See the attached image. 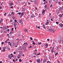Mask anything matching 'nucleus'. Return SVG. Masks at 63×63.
Returning <instances> with one entry per match:
<instances>
[{"label":"nucleus","mask_w":63,"mask_h":63,"mask_svg":"<svg viewBox=\"0 0 63 63\" xmlns=\"http://www.w3.org/2000/svg\"><path fill=\"white\" fill-rule=\"evenodd\" d=\"M19 22L21 25L23 24V22L22 21V20L21 19V20H19Z\"/></svg>","instance_id":"1"},{"label":"nucleus","mask_w":63,"mask_h":63,"mask_svg":"<svg viewBox=\"0 0 63 63\" xmlns=\"http://www.w3.org/2000/svg\"><path fill=\"white\" fill-rule=\"evenodd\" d=\"M49 30H51V32H52L53 33H54V29L52 28L49 29Z\"/></svg>","instance_id":"2"},{"label":"nucleus","mask_w":63,"mask_h":63,"mask_svg":"<svg viewBox=\"0 0 63 63\" xmlns=\"http://www.w3.org/2000/svg\"><path fill=\"white\" fill-rule=\"evenodd\" d=\"M36 62L37 63H40L41 61H40V59H37L36 60Z\"/></svg>","instance_id":"3"},{"label":"nucleus","mask_w":63,"mask_h":63,"mask_svg":"<svg viewBox=\"0 0 63 63\" xmlns=\"http://www.w3.org/2000/svg\"><path fill=\"white\" fill-rule=\"evenodd\" d=\"M28 44H27V43H24V44H23V46L24 47H26V46H25V45H27Z\"/></svg>","instance_id":"4"},{"label":"nucleus","mask_w":63,"mask_h":63,"mask_svg":"<svg viewBox=\"0 0 63 63\" xmlns=\"http://www.w3.org/2000/svg\"><path fill=\"white\" fill-rule=\"evenodd\" d=\"M35 17V16L34 15V14L32 15L31 16V18H33V17Z\"/></svg>","instance_id":"5"},{"label":"nucleus","mask_w":63,"mask_h":63,"mask_svg":"<svg viewBox=\"0 0 63 63\" xmlns=\"http://www.w3.org/2000/svg\"><path fill=\"white\" fill-rule=\"evenodd\" d=\"M47 22H46L45 23V25H48V24H49V22L48 21V20H47Z\"/></svg>","instance_id":"6"},{"label":"nucleus","mask_w":63,"mask_h":63,"mask_svg":"<svg viewBox=\"0 0 63 63\" xmlns=\"http://www.w3.org/2000/svg\"><path fill=\"white\" fill-rule=\"evenodd\" d=\"M45 48H47L48 47V45H47V44L45 45Z\"/></svg>","instance_id":"7"},{"label":"nucleus","mask_w":63,"mask_h":63,"mask_svg":"<svg viewBox=\"0 0 63 63\" xmlns=\"http://www.w3.org/2000/svg\"><path fill=\"white\" fill-rule=\"evenodd\" d=\"M60 25L62 27H63V24H60Z\"/></svg>","instance_id":"8"},{"label":"nucleus","mask_w":63,"mask_h":63,"mask_svg":"<svg viewBox=\"0 0 63 63\" xmlns=\"http://www.w3.org/2000/svg\"><path fill=\"white\" fill-rule=\"evenodd\" d=\"M47 62V60L46 59H45V60H44L43 61V63H45V62Z\"/></svg>","instance_id":"9"},{"label":"nucleus","mask_w":63,"mask_h":63,"mask_svg":"<svg viewBox=\"0 0 63 63\" xmlns=\"http://www.w3.org/2000/svg\"><path fill=\"white\" fill-rule=\"evenodd\" d=\"M43 12L42 13V14H43V15H44L45 14V10H43Z\"/></svg>","instance_id":"10"},{"label":"nucleus","mask_w":63,"mask_h":63,"mask_svg":"<svg viewBox=\"0 0 63 63\" xmlns=\"http://www.w3.org/2000/svg\"><path fill=\"white\" fill-rule=\"evenodd\" d=\"M8 45H10L11 46H12V44L11 43V42H9L8 43Z\"/></svg>","instance_id":"11"},{"label":"nucleus","mask_w":63,"mask_h":63,"mask_svg":"<svg viewBox=\"0 0 63 63\" xmlns=\"http://www.w3.org/2000/svg\"><path fill=\"white\" fill-rule=\"evenodd\" d=\"M10 6H13V3L12 2H10Z\"/></svg>","instance_id":"12"},{"label":"nucleus","mask_w":63,"mask_h":63,"mask_svg":"<svg viewBox=\"0 0 63 63\" xmlns=\"http://www.w3.org/2000/svg\"><path fill=\"white\" fill-rule=\"evenodd\" d=\"M28 30L25 29L24 31H25V32H27Z\"/></svg>","instance_id":"13"},{"label":"nucleus","mask_w":63,"mask_h":63,"mask_svg":"<svg viewBox=\"0 0 63 63\" xmlns=\"http://www.w3.org/2000/svg\"><path fill=\"white\" fill-rule=\"evenodd\" d=\"M3 18H1V20H0V23H1V22H2V21H3Z\"/></svg>","instance_id":"14"},{"label":"nucleus","mask_w":63,"mask_h":63,"mask_svg":"<svg viewBox=\"0 0 63 63\" xmlns=\"http://www.w3.org/2000/svg\"><path fill=\"white\" fill-rule=\"evenodd\" d=\"M36 27L37 28H39L40 29V27H38V26L37 25H36Z\"/></svg>","instance_id":"15"},{"label":"nucleus","mask_w":63,"mask_h":63,"mask_svg":"<svg viewBox=\"0 0 63 63\" xmlns=\"http://www.w3.org/2000/svg\"><path fill=\"white\" fill-rule=\"evenodd\" d=\"M38 45H41V44L42 43H41V42L40 43V42H38Z\"/></svg>","instance_id":"16"},{"label":"nucleus","mask_w":63,"mask_h":63,"mask_svg":"<svg viewBox=\"0 0 63 63\" xmlns=\"http://www.w3.org/2000/svg\"><path fill=\"white\" fill-rule=\"evenodd\" d=\"M12 33L13 34V31H12L10 33V34H12Z\"/></svg>","instance_id":"17"},{"label":"nucleus","mask_w":63,"mask_h":63,"mask_svg":"<svg viewBox=\"0 0 63 63\" xmlns=\"http://www.w3.org/2000/svg\"><path fill=\"white\" fill-rule=\"evenodd\" d=\"M44 28H46V27H45V26L44 25H43V26H42Z\"/></svg>","instance_id":"18"},{"label":"nucleus","mask_w":63,"mask_h":63,"mask_svg":"<svg viewBox=\"0 0 63 63\" xmlns=\"http://www.w3.org/2000/svg\"><path fill=\"white\" fill-rule=\"evenodd\" d=\"M19 62H21V59H20L19 60Z\"/></svg>","instance_id":"19"},{"label":"nucleus","mask_w":63,"mask_h":63,"mask_svg":"<svg viewBox=\"0 0 63 63\" xmlns=\"http://www.w3.org/2000/svg\"><path fill=\"white\" fill-rule=\"evenodd\" d=\"M11 14H13V15H15V14H14V13L13 12H11Z\"/></svg>","instance_id":"20"},{"label":"nucleus","mask_w":63,"mask_h":63,"mask_svg":"<svg viewBox=\"0 0 63 63\" xmlns=\"http://www.w3.org/2000/svg\"><path fill=\"white\" fill-rule=\"evenodd\" d=\"M17 14H19V15H20L21 14V12H20V13H18Z\"/></svg>","instance_id":"21"},{"label":"nucleus","mask_w":63,"mask_h":63,"mask_svg":"<svg viewBox=\"0 0 63 63\" xmlns=\"http://www.w3.org/2000/svg\"><path fill=\"white\" fill-rule=\"evenodd\" d=\"M3 52H4V51H5V48H3Z\"/></svg>","instance_id":"22"},{"label":"nucleus","mask_w":63,"mask_h":63,"mask_svg":"<svg viewBox=\"0 0 63 63\" xmlns=\"http://www.w3.org/2000/svg\"><path fill=\"white\" fill-rule=\"evenodd\" d=\"M27 3H28V4H29V5H30L31 3L29 2H27Z\"/></svg>","instance_id":"23"},{"label":"nucleus","mask_w":63,"mask_h":63,"mask_svg":"<svg viewBox=\"0 0 63 63\" xmlns=\"http://www.w3.org/2000/svg\"><path fill=\"white\" fill-rule=\"evenodd\" d=\"M24 14V13H22L21 14V16H22Z\"/></svg>","instance_id":"24"},{"label":"nucleus","mask_w":63,"mask_h":63,"mask_svg":"<svg viewBox=\"0 0 63 63\" xmlns=\"http://www.w3.org/2000/svg\"><path fill=\"white\" fill-rule=\"evenodd\" d=\"M15 26H17V24H16V22L15 23Z\"/></svg>","instance_id":"25"},{"label":"nucleus","mask_w":63,"mask_h":63,"mask_svg":"<svg viewBox=\"0 0 63 63\" xmlns=\"http://www.w3.org/2000/svg\"><path fill=\"white\" fill-rule=\"evenodd\" d=\"M35 9L36 10H37L38 9V8H37V7H35Z\"/></svg>","instance_id":"26"},{"label":"nucleus","mask_w":63,"mask_h":63,"mask_svg":"<svg viewBox=\"0 0 63 63\" xmlns=\"http://www.w3.org/2000/svg\"><path fill=\"white\" fill-rule=\"evenodd\" d=\"M2 7L1 6H0V9H2Z\"/></svg>","instance_id":"27"},{"label":"nucleus","mask_w":63,"mask_h":63,"mask_svg":"<svg viewBox=\"0 0 63 63\" xmlns=\"http://www.w3.org/2000/svg\"><path fill=\"white\" fill-rule=\"evenodd\" d=\"M30 39H31V40H33V39H32V37H30Z\"/></svg>","instance_id":"28"},{"label":"nucleus","mask_w":63,"mask_h":63,"mask_svg":"<svg viewBox=\"0 0 63 63\" xmlns=\"http://www.w3.org/2000/svg\"><path fill=\"white\" fill-rule=\"evenodd\" d=\"M11 57V55H9L8 57Z\"/></svg>","instance_id":"29"},{"label":"nucleus","mask_w":63,"mask_h":63,"mask_svg":"<svg viewBox=\"0 0 63 63\" xmlns=\"http://www.w3.org/2000/svg\"><path fill=\"white\" fill-rule=\"evenodd\" d=\"M40 54V53H39V54H37V55H39Z\"/></svg>","instance_id":"30"},{"label":"nucleus","mask_w":63,"mask_h":63,"mask_svg":"<svg viewBox=\"0 0 63 63\" xmlns=\"http://www.w3.org/2000/svg\"><path fill=\"white\" fill-rule=\"evenodd\" d=\"M47 41H50V40H49V39H47Z\"/></svg>","instance_id":"31"},{"label":"nucleus","mask_w":63,"mask_h":63,"mask_svg":"<svg viewBox=\"0 0 63 63\" xmlns=\"http://www.w3.org/2000/svg\"><path fill=\"white\" fill-rule=\"evenodd\" d=\"M58 54V53H56L55 55H57V54Z\"/></svg>","instance_id":"32"},{"label":"nucleus","mask_w":63,"mask_h":63,"mask_svg":"<svg viewBox=\"0 0 63 63\" xmlns=\"http://www.w3.org/2000/svg\"><path fill=\"white\" fill-rule=\"evenodd\" d=\"M9 31H10V30L8 29H7V32H9Z\"/></svg>","instance_id":"33"},{"label":"nucleus","mask_w":63,"mask_h":63,"mask_svg":"<svg viewBox=\"0 0 63 63\" xmlns=\"http://www.w3.org/2000/svg\"><path fill=\"white\" fill-rule=\"evenodd\" d=\"M4 42H1V44H4Z\"/></svg>","instance_id":"34"},{"label":"nucleus","mask_w":63,"mask_h":63,"mask_svg":"<svg viewBox=\"0 0 63 63\" xmlns=\"http://www.w3.org/2000/svg\"><path fill=\"white\" fill-rule=\"evenodd\" d=\"M30 62H31V63L32 62V61L31 60H30Z\"/></svg>","instance_id":"35"},{"label":"nucleus","mask_w":63,"mask_h":63,"mask_svg":"<svg viewBox=\"0 0 63 63\" xmlns=\"http://www.w3.org/2000/svg\"><path fill=\"white\" fill-rule=\"evenodd\" d=\"M7 13H5L4 14V15L5 16H6V15H7Z\"/></svg>","instance_id":"36"},{"label":"nucleus","mask_w":63,"mask_h":63,"mask_svg":"<svg viewBox=\"0 0 63 63\" xmlns=\"http://www.w3.org/2000/svg\"><path fill=\"white\" fill-rule=\"evenodd\" d=\"M20 56H21L22 55V54L21 53H20Z\"/></svg>","instance_id":"37"},{"label":"nucleus","mask_w":63,"mask_h":63,"mask_svg":"<svg viewBox=\"0 0 63 63\" xmlns=\"http://www.w3.org/2000/svg\"><path fill=\"white\" fill-rule=\"evenodd\" d=\"M15 21L16 22H17V21L16 20H15Z\"/></svg>","instance_id":"38"},{"label":"nucleus","mask_w":63,"mask_h":63,"mask_svg":"<svg viewBox=\"0 0 63 63\" xmlns=\"http://www.w3.org/2000/svg\"><path fill=\"white\" fill-rule=\"evenodd\" d=\"M47 7V5H45L44 6V7H45V8L46 7Z\"/></svg>","instance_id":"39"},{"label":"nucleus","mask_w":63,"mask_h":63,"mask_svg":"<svg viewBox=\"0 0 63 63\" xmlns=\"http://www.w3.org/2000/svg\"><path fill=\"white\" fill-rule=\"evenodd\" d=\"M13 30H14V28H12V29H11V30H12V31Z\"/></svg>","instance_id":"40"},{"label":"nucleus","mask_w":63,"mask_h":63,"mask_svg":"<svg viewBox=\"0 0 63 63\" xmlns=\"http://www.w3.org/2000/svg\"><path fill=\"white\" fill-rule=\"evenodd\" d=\"M13 62H15V59H13Z\"/></svg>","instance_id":"41"},{"label":"nucleus","mask_w":63,"mask_h":63,"mask_svg":"<svg viewBox=\"0 0 63 63\" xmlns=\"http://www.w3.org/2000/svg\"><path fill=\"white\" fill-rule=\"evenodd\" d=\"M46 2H44V5H45V4H46Z\"/></svg>","instance_id":"42"},{"label":"nucleus","mask_w":63,"mask_h":63,"mask_svg":"<svg viewBox=\"0 0 63 63\" xmlns=\"http://www.w3.org/2000/svg\"><path fill=\"white\" fill-rule=\"evenodd\" d=\"M8 16H11V15H8Z\"/></svg>","instance_id":"43"},{"label":"nucleus","mask_w":63,"mask_h":63,"mask_svg":"<svg viewBox=\"0 0 63 63\" xmlns=\"http://www.w3.org/2000/svg\"><path fill=\"white\" fill-rule=\"evenodd\" d=\"M40 14H39V17H40Z\"/></svg>","instance_id":"44"},{"label":"nucleus","mask_w":63,"mask_h":63,"mask_svg":"<svg viewBox=\"0 0 63 63\" xmlns=\"http://www.w3.org/2000/svg\"><path fill=\"white\" fill-rule=\"evenodd\" d=\"M56 23V24H58V22H57Z\"/></svg>","instance_id":"45"},{"label":"nucleus","mask_w":63,"mask_h":63,"mask_svg":"<svg viewBox=\"0 0 63 63\" xmlns=\"http://www.w3.org/2000/svg\"><path fill=\"white\" fill-rule=\"evenodd\" d=\"M23 49L24 50H25V49H26V48H23Z\"/></svg>","instance_id":"46"},{"label":"nucleus","mask_w":63,"mask_h":63,"mask_svg":"<svg viewBox=\"0 0 63 63\" xmlns=\"http://www.w3.org/2000/svg\"><path fill=\"white\" fill-rule=\"evenodd\" d=\"M20 57H18V56H17V58H18V59H19V58Z\"/></svg>","instance_id":"47"},{"label":"nucleus","mask_w":63,"mask_h":63,"mask_svg":"<svg viewBox=\"0 0 63 63\" xmlns=\"http://www.w3.org/2000/svg\"><path fill=\"white\" fill-rule=\"evenodd\" d=\"M11 8H13V6H11V7H10Z\"/></svg>","instance_id":"48"},{"label":"nucleus","mask_w":63,"mask_h":63,"mask_svg":"<svg viewBox=\"0 0 63 63\" xmlns=\"http://www.w3.org/2000/svg\"><path fill=\"white\" fill-rule=\"evenodd\" d=\"M52 5H51V6H50V7H52Z\"/></svg>","instance_id":"49"},{"label":"nucleus","mask_w":63,"mask_h":63,"mask_svg":"<svg viewBox=\"0 0 63 63\" xmlns=\"http://www.w3.org/2000/svg\"><path fill=\"white\" fill-rule=\"evenodd\" d=\"M34 43H35V42H33L32 43V44L34 45Z\"/></svg>","instance_id":"50"},{"label":"nucleus","mask_w":63,"mask_h":63,"mask_svg":"<svg viewBox=\"0 0 63 63\" xmlns=\"http://www.w3.org/2000/svg\"><path fill=\"white\" fill-rule=\"evenodd\" d=\"M0 63H2V61H0Z\"/></svg>","instance_id":"51"},{"label":"nucleus","mask_w":63,"mask_h":63,"mask_svg":"<svg viewBox=\"0 0 63 63\" xmlns=\"http://www.w3.org/2000/svg\"><path fill=\"white\" fill-rule=\"evenodd\" d=\"M6 27L7 28H9V26H7V27Z\"/></svg>","instance_id":"52"},{"label":"nucleus","mask_w":63,"mask_h":63,"mask_svg":"<svg viewBox=\"0 0 63 63\" xmlns=\"http://www.w3.org/2000/svg\"><path fill=\"white\" fill-rule=\"evenodd\" d=\"M51 21H53V20H52V19H51Z\"/></svg>","instance_id":"53"},{"label":"nucleus","mask_w":63,"mask_h":63,"mask_svg":"<svg viewBox=\"0 0 63 63\" xmlns=\"http://www.w3.org/2000/svg\"><path fill=\"white\" fill-rule=\"evenodd\" d=\"M10 21L11 22H12V21H13V20H10Z\"/></svg>","instance_id":"54"},{"label":"nucleus","mask_w":63,"mask_h":63,"mask_svg":"<svg viewBox=\"0 0 63 63\" xmlns=\"http://www.w3.org/2000/svg\"><path fill=\"white\" fill-rule=\"evenodd\" d=\"M11 55H12V56H13V54H11Z\"/></svg>","instance_id":"55"},{"label":"nucleus","mask_w":63,"mask_h":63,"mask_svg":"<svg viewBox=\"0 0 63 63\" xmlns=\"http://www.w3.org/2000/svg\"><path fill=\"white\" fill-rule=\"evenodd\" d=\"M30 48H32V46H30Z\"/></svg>","instance_id":"56"},{"label":"nucleus","mask_w":63,"mask_h":63,"mask_svg":"<svg viewBox=\"0 0 63 63\" xmlns=\"http://www.w3.org/2000/svg\"><path fill=\"white\" fill-rule=\"evenodd\" d=\"M14 53V54H16V52H15Z\"/></svg>","instance_id":"57"},{"label":"nucleus","mask_w":63,"mask_h":63,"mask_svg":"<svg viewBox=\"0 0 63 63\" xmlns=\"http://www.w3.org/2000/svg\"><path fill=\"white\" fill-rule=\"evenodd\" d=\"M0 29H2V27H1L0 28Z\"/></svg>","instance_id":"58"},{"label":"nucleus","mask_w":63,"mask_h":63,"mask_svg":"<svg viewBox=\"0 0 63 63\" xmlns=\"http://www.w3.org/2000/svg\"><path fill=\"white\" fill-rule=\"evenodd\" d=\"M62 16H60V17H61Z\"/></svg>","instance_id":"59"},{"label":"nucleus","mask_w":63,"mask_h":63,"mask_svg":"<svg viewBox=\"0 0 63 63\" xmlns=\"http://www.w3.org/2000/svg\"><path fill=\"white\" fill-rule=\"evenodd\" d=\"M45 8H46V9H47V6Z\"/></svg>","instance_id":"60"},{"label":"nucleus","mask_w":63,"mask_h":63,"mask_svg":"<svg viewBox=\"0 0 63 63\" xmlns=\"http://www.w3.org/2000/svg\"><path fill=\"white\" fill-rule=\"evenodd\" d=\"M19 7H17V9H18H18H19Z\"/></svg>","instance_id":"61"},{"label":"nucleus","mask_w":63,"mask_h":63,"mask_svg":"<svg viewBox=\"0 0 63 63\" xmlns=\"http://www.w3.org/2000/svg\"><path fill=\"white\" fill-rule=\"evenodd\" d=\"M43 0L44 2H45V1H46V0Z\"/></svg>","instance_id":"62"},{"label":"nucleus","mask_w":63,"mask_h":63,"mask_svg":"<svg viewBox=\"0 0 63 63\" xmlns=\"http://www.w3.org/2000/svg\"><path fill=\"white\" fill-rule=\"evenodd\" d=\"M16 12H18V11H17V10H16Z\"/></svg>","instance_id":"63"},{"label":"nucleus","mask_w":63,"mask_h":63,"mask_svg":"<svg viewBox=\"0 0 63 63\" xmlns=\"http://www.w3.org/2000/svg\"><path fill=\"white\" fill-rule=\"evenodd\" d=\"M9 39H8L7 40V41H9Z\"/></svg>","instance_id":"64"}]
</instances>
